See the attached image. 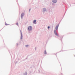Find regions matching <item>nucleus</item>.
I'll return each mask as SVG.
<instances>
[{
	"mask_svg": "<svg viewBox=\"0 0 75 75\" xmlns=\"http://www.w3.org/2000/svg\"><path fill=\"white\" fill-rule=\"evenodd\" d=\"M23 16H24V13H22L21 15V17H23Z\"/></svg>",
	"mask_w": 75,
	"mask_h": 75,
	"instance_id": "39448f33",
	"label": "nucleus"
},
{
	"mask_svg": "<svg viewBox=\"0 0 75 75\" xmlns=\"http://www.w3.org/2000/svg\"><path fill=\"white\" fill-rule=\"evenodd\" d=\"M5 25H8V24H7V23H5Z\"/></svg>",
	"mask_w": 75,
	"mask_h": 75,
	"instance_id": "1a4fd4ad",
	"label": "nucleus"
},
{
	"mask_svg": "<svg viewBox=\"0 0 75 75\" xmlns=\"http://www.w3.org/2000/svg\"><path fill=\"white\" fill-rule=\"evenodd\" d=\"M45 54H47V53L46 52V51L45 50L44 52Z\"/></svg>",
	"mask_w": 75,
	"mask_h": 75,
	"instance_id": "6e6552de",
	"label": "nucleus"
},
{
	"mask_svg": "<svg viewBox=\"0 0 75 75\" xmlns=\"http://www.w3.org/2000/svg\"><path fill=\"white\" fill-rule=\"evenodd\" d=\"M58 26H56L55 29L56 30H58Z\"/></svg>",
	"mask_w": 75,
	"mask_h": 75,
	"instance_id": "423d86ee",
	"label": "nucleus"
},
{
	"mask_svg": "<svg viewBox=\"0 0 75 75\" xmlns=\"http://www.w3.org/2000/svg\"><path fill=\"white\" fill-rule=\"evenodd\" d=\"M50 28V26H48V28L49 29V28Z\"/></svg>",
	"mask_w": 75,
	"mask_h": 75,
	"instance_id": "9b49d317",
	"label": "nucleus"
},
{
	"mask_svg": "<svg viewBox=\"0 0 75 75\" xmlns=\"http://www.w3.org/2000/svg\"><path fill=\"white\" fill-rule=\"evenodd\" d=\"M34 24H36V20H34L33 21Z\"/></svg>",
	"mask_w": 75,
	"mask_h": 75,
	"instance_id": "20e7f679",
	"label": "nucleus"
},
{
	"mask_svg": "<svg viewBox=\"0 0 75 75\" xmlns=\"http://www.w3.org/2000/svg\"><path fill=\"white\" fill-rule=\"evenodd\" d=\"M32 27H31V26H30L28 27V30H29V31L32 30Z\"/></svg>",
	"mask_w": 75,
	"mask_h": 75,
	"instance_id": "f257e3e1",
	"label": "nucleus"
},
{
	"mask_svg": "<svg viewBox=\"0 0 75 75\" xmlns=\"http://www.w3.org/2000/svg\"><path fill=\"white\" fill-rule=\"evenodd\" d=\"M25 46L26 47H28V45H26Z\"/></svg>",
	"mask_w": 75,
	"mask_h": 75,
	"instance_id": "f8f14e48",
	"label": "nucleus"
},
{
	"mask_svg": "<svg viewBox=\"0 0 75 75\" xmlns=\"http://www.w3.org/2000/svg\"><path fill=\"white\" fill-rule=\"evenodd\" d=\"M52 2L54 3H57V0H53Z\"/></svg>",
	"mask_w": 75,
	"mask_h": 75,
	"instance_id": "7ed1b4c3",
	"label": "nucleus"
},
{
	"mask_svg": "<svg viewBox=\"0 0 75 75\" xmlns=\"http://www.w3.org/2000/svg\"><path fill=\"white\" fill-rule=\"evenodd\" d=\"M16 24L17 25H18V23H17Z\"/></svg>",
	"mask_w": 75,
	"mask_h": 75,
	"instance_id": "9d476101",
	"label": "nucleus"
},
{
	"mask_svg": "<svg viewBox=\"0 0 75 75\" xmlns=\"http://www.w3.org/2000/svg\"><path fill=\"white\" fill-rule=\"evenodd\" d=\"M54 33L56 35H58V34H57V32L56 31V30H54Z\"/></svg>",
	"mask_w": 75,
	"mask_h": 75,
	"instance_id": "f03ea898",
	"label": "nucleus"
},
{
	"mask_svg": "<svg viewBox=\"0 0 75 75\" xmlns=\"http://www.w3.org/2000/svg\"><path fill=\"white\" fill-rule=\"evenodd\" d=\"M43 11H46V9L45 8H44L43 9Z\"/></svg>",
	"mask_w": 75,
	"mask_h": 75,
	"instance_id": "0eeeda50",
	"label": "nucleus"
}]
</instances>
